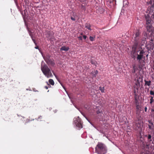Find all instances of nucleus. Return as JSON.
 Instances as JSON below:
<instances>
[{
    "instance_id": "36",
    "label": "nucleus",
    "mask_w": 154,
    "mask_h": 154,
    "mask_svg": "<svg viewBox=\"0 0 154 154\" xmlns=\"http://www.w3.org/2000/svg\"><path fill=\"white\" fill-rule=\"evenodd\" d=\"M35 48L36 49H38L39 48L38 46H36L35 47Z\"/></svg>"
},
{
    "instance_id": "21",
    "label": "nucleus",
    "mask_w": 154,
    "mask_h": 154,
    "mask_svg": "<svg viewBox=\"0 0 154 154\" xmlns=\"http://www.w3.org/2000/svg\"><path fill=\"white\" fill-rule=\"evenodd\" d=\"M151 99H150V104H152L153 101V97L152 96L150 97Z\"/></svg>"
},
{
    "instance_id": "48",
    "label": "nucleus",
    "mask_w": 154,
    "mask_h": 154,
    "mask_svg": "<svg viewBox=\"0 0 154 154\" xmlns=\"http://www.w3.org/2000/svg\"><path fill=\"white\" fill-rule=\"evenodd\" d=\"M54 75H55V76L56 77V75H55V74H54Z\"/></svg>"
},
{
    "instance_id": "16",
    "label": "nucleus",
    "mask_w": 154,
    "mask_h": 154,
    "mask_svg": "<svg viewBox=\"0 0 154 154\" xmlns=\"http://www.w3.org/2000/svg\"><path fill=\"white\" fill-rule=\"evenodd\" d=\"M49 82L50 84H51L52 85H54V83L53 80L52 79H49Z\"/></svg>"
},
{
    "instance_id": "9",
    "label": "nucleus",
    "mask_w": 154,
    "mask_h": 154,
    "mask_svg": "<svg viewBox=\"0 0 154 154\" xmlns=\"http://www.w3.org/2000/svg\"><path fill=\"white\" fill-rule=\"evenodd\" d=\"M131 56L132 58H135V48L133 47L132 48V50L131 52Z\"/></svg>"
},
{
    "instance_id": "5",
    "label": "nucleus",
    "mask_w": 154,
    "mask_h": 154,
    "mask_svg": "<svg viewBox=\"0 0 154 154\" xmlns=\"http://www.w3.org/2000/svg\"><path fill=\"white\" fill-rule=\"evenodd\" d=\"M74 122L76 126L79 128H82V123L81 119L79 117L74 119Z\"/></svg>"
},
{
    "instance_id": "13",
    "label": "nucleus",
    "mask_w": 154,
    "mask_h": 154,
    "mask_svg": "<svg viewBox=\"0 0 154 154\" xmlns=\"http://www.w3.org/2000/svg\"><path fill=\"white\" fill-rule=\"evenodd\" d=\"M145 82V83L144 84L145 86L146 85H148V86H149L151 85V81H147L146 80H144Z\"/></svg>"
},
{
    "instance_id": "4",
    "label": "nucleus",
    "mask_w": 154,
    "mask_h": 154,
    "mask_svg": "<svg viewBox=\"0 0 154 154\" xmlns=\"http://www.w3.org/2000/svg\"><path fill=\"white\" fill-rule=\"evenodd\" d=\"M149 3L151 6L150 8V14L151 18L154 20V0H150Z\"/></svg>"
},
{
    "instance_id": "6",
    "label": "nucleus",
    "mask_w": 154,
    "mask_h": 154,
    "mask_svg": "<svg viewBox=\"0 0 154 154\" xmlns=\"http://www.w3.org/2000/svg\"><path fill=\"white\" fill-rule=\"evenodd\" d=\"M54 33L52 32L48 31L46 32V37L49 38H51L53 37Z\"/></svg>"
},
{
    "instance_id": "27",
    "label": "nucleus",
    "mask_w": 154,
    "mask_h": 154,
    "mask_svg": "<svg viewBox=\"0 0 154 154\" xmlns=\"http://www.w3.org/2000/svg\"><path fill=\"white\" fill-rule=\"evenodd\" d=\"M150 94L151 95H154V92L153 91H150Z\"/></svg>"
},
{
    "instance_id": "41",
    "label": "nucleus",
    "mask_w": 154,
    "mask_h": 154,
    "mask_svg": "<svg viewBox=\"0 0 154 154\" xmlns=\"http://www.w3.org/2000/svg\"><path fill=\"white\" fill-rule=\"evenodd\" d=\"M135 103H137V102H136L137 100H136V98L135 99Z\"/></svg>"
},
{
    "instance_id": "17",
    "label": "nucleus",
    "mask_w": 154,
    "mask_h": 154,
    "mask_svg": "<svg viewBox=\"0 0 154 154\" xmlns=\"http://www.w3.org/2000/svg\"><path fill=\"white\" fill-rule=\"evenodd\" d=\"M95 36H94L93 37L90 36L89 37V39L91 41H93L95 40Z\"/></svg>"
},
{
    "instance_id": "31",
    "label": "nucleus",
    "mask_w": 154,
    "mask_h": 154,
    "mask_svg": "<svg viewBox=\"0 0 154 154\" xmlns=\"http://www.w3.org/2000/svg\"><path fill=\"white\" fill-rule=\"evenodd\" d=\"M71 19L73 21H75V18L72 17H71Z\"/></svg>"
},
{
    "instance_id": "47",
    "label": "nucleus",
    "mask_w": 154,
    "mask_h": 154,
    "mask_svg": "<svg viewBox=\"0 0 154 154\" xmlns=\"http://www.w3.org/2000/svg\"><path fill=\"white\" fill-rule=\"evenodd\" d=\"M63 87L65 89V88H64V86H63Z\"/></svg>"
},
{
    "instance_id": "24",
    "label": "nucleus",
    "mask_w": 154,
    "mask_h": 154,
    "mask_svg": "<svg viewBox=\"0 0 154 154\" xmlns=\"http://www.w3.org/2000/svg\"><path fill=\"white\" fill-rule=\"evenodd\" d=\"M28 30L29 32V33L30 36L31 35H32V33L31 32L29 29L28 28Z\"/></svg>"
},
{
    "instance_id": "26",
    "label": "nucleus",
    "mask_w": 154,
    "mask_h": 154,
    "mask_svg": "<svg viewBox=\"0 0 154 154\" xmlns=\"http://www.w3.org/2000/svg\"><path fill=\"white\" fill-rule=\"evenodd\" d=\"M137 83H135V85H138L140 86V82H139V81L138 79L137 80Z\"/></svg>"
},
{
    "instance_id": "44",
    "label": "nucleus",
    "mask_w": 154,
    "mask_h": 154,
    "mask_svg": "<svg viewBox=\"0 0 154 154\" xmlns=\"http://www.w3.org/2000/svg\"><path fill=\"white\" fill-rule=\"evenodd\" d=\"M60 84H61V85L62 86L63 85H62V84H61V83H60Z\"/></svg>"
},
{
    "instance_id": "29",
    "label": "nucleus",
    "mask_w": 154,
    "mask_h": 154,
    "mask_svg": "<svg viewBox=\"0 0 154 154\" xmlns=\"http://www.w3.org/2000/svg\"><path fill=\"white\" fill-rule=\"evenodd\" d=\"M78 38H79V40H82V37L81 36H78Z\"/></svg>"
},
{
    "instance_id": "42",
    "label": "nucleus",
    "mask_w": 154,
    "mask_h": 154,
    "mask_svg": "<svg viewBox=\"0 0 154 154\" xmlns=\"http://www.w3.org/2000/svg\"><path fill=\"white\" fill-rule=\"evenodd\" d=\"M135 46L137 45V43L136 42H135Z\"/></svg>"
},
{
    "instance_id": "3",
    "label": "nucleus",
    "mask_w": 154,
    "mask_h": 154,
    "mask_svg": "<svg viewBox=\"0 0 154 154\" xmlns=\"http://www.w3.org/2000/svg\"><path fill=\"white\" fill-rule=\"evenodd\" d=\"M150 16L147 14L145 16V19L146 20V29L147 31L148 32H150L152 30V23L151 22V18L149 17Z\"/></svg>"
},
{
    "instance_id": "1",
    "label": "nucleus",
    "mask_w": 154,
    "mask_h": 154,
    "mask_svg": "<svg viewBox=\"0 0 154 154\" xmlns=\"http://www.w3.org/2000/svg\"><path fill=\"white\" fill-rule=\"evenodd\" d=\"M95 151L98 154H105L107 150L103 143L98 142L95 148Z\"/></svg>"
},
{
    "instance_id": "33",
    "label": "nucleus",
    "mask_w": 154,
    "mask_h": 154,
    "mask_svg": "<svg viewBox=\"0 0 154 154\" xmlns=\"http://www.w3.org/2000/svg\"><path fill=\"white\" fill-rule=\"evenodd\" d=\"M42 116H40V117H39L38 119H37V120H39V119L40 120V119H42Z\"/></svg>"
},
{
    "instance_id": "46",
    "label": "nucleus",
    "mask_w": 154,
    "mask_h": 154,
    "mask_svg": "<svg viewBox=\"0 0 154 154\" xmlns=\"http://www.w3.org/2000/svg\"><path fill=\"white\" fill-rule=\"evenodd\" d=\"M49 86H50V85H49V84H48Z\"/></svg>"
},
{
    "instance_id": "7",
    "label": "nucleus",
    "mask_w": 154,
    "mask_h": 154,
    "mask_svg": "<svg viewBox=\"0 0 154 154\" xmlns=\"http://www.w3.org/2000/svg\"><path fill=\"white\" fill-rule=\"evenodd\" d=\"M154 40L151 38L149 41V45H150L149 48L151 49H153L154 47Z\"/></svg>"
},
{
    "instance_id": "40",
    "label": "nucleus",
    "mask_w": 154,
    "mask_h": 154,
    "mask_svg": "<svg viewBox=\"0 0 154 154\" xmlns=\"http://www.w3.org/2000/svg\"><path fill=\"white\" fill-rule=\"evenodd\" d=\"M133 92H134V93H135V89H134V90H133Z\"/></svg>"
},
{
    "instance_id": "10",
    "label": "nucleus",
    "mask_w": 154,
    "mask_h": 154,
    "mask_svg": "<svg viewBox=\"0 0 154 154\" xmlns=\"http://www.w3.org/2000/svg\"><path fill=\"white\" fill-rule=\"evenodd\" d=\"M69 47H66L65 46H63L61 48L60 50L61 51H67L69 50Z\"/></svg>"
},
{
    "instance_id": "19",
    "label": "nucleus",
    "mask_w": 154,
    "mask_h": 154,
    "mask_svg": "<svg viewBox=\"0 0 154 154\" xmlns=\"http://www.w3.org/2000/svg\"><path fill=\"white\" fill-rule=\"evenodd\" d=\"M152 136L150 134H148V139L149 140V141L150 142L152 141L151 139Z\"/></svg>"
},
{
    "instance_id": "43",
    "label": "nucleus",
    "mask_w": 154,
    "mask_h": 154,
    "mask_svg": "<svg viewBox=\"0 0 154 154\" xmlns=\"http://www.w3.org/2000/svg\"><path fill=\"white\" fill-rule=\"evenodd\" d=\"M81 35H83V34L82 33H81Z\"/></svg>"
},
{
    "instance_id": "38",
    "label": "nucleus",
    "mask_w": 154,
    "mask_h": 154,
    "mask_svg": "<svg viewBox=\"0 0 154 154\" xmlns=\"http://www.w3.org/2000/svg\"><path fill=\"white\" fill-rule=\"evenodd\" d=\"M45 89H48V86H45Z\"/></svg>"
},
{
    "instance_id": "22",
    "label": "nucleus",
    "mask_w": 154,
    "mask_h": 154,
    "mask_svg": "<svg viewBox=\"0 0 154 154\" xmlns=\"http://www.w3.org/2000/svg\"><path fill=\"white\" fill-rule=\"evenodd\" d=\"M144 53V51L143 50H142L140 51L139 54L142 55L143 56V54Z\"/></svg>"
},
{
    "instance_id": "50",
    "label": "nucleus",
    "mask_w": 154,
    "mask_h": 154,
    "mask_svg": "<svg viewBox=\"0 0 154 154\" xmlns=\"http://www.w3.org/2000/svg\"><path fill=\"white\" fill-rule=\"evenodd\" d=\"M153 117H154V115H153V116H152Z\"/></svg>"
},
{
    "instance_id": "14",
    "label": "nucleus",
    "mask_w": 154,
    "mask_h": 154,
    "mask_svg": "<svg viewBox=\"0 0 154 154\" xmlns=\"http://www.w3.org/2000/svg\"><path fill=\"white\" fill-rule=\"evenodd\" d=\"M91 26L90 24L86 23L85 25V27L90 30H91Z\"/></svg>"
},
{
    "instance_id": "15",
    "label": "nucleus",
    "mask_w": 154,
    "mask_h": 154,
    "mask_svg": "<svg viewBox=\"0 0 154 154\" xmlns=\"http://www.w3.org/2000/svg\"><path fill=\"white\" fill-rule=\"evenodd\" d=\"M98 73V71L96 70L94 72H93L92 73L93 75L92 77L93 78L95 77L96 75H97Z\"/></svg>"
},
{
    "instance_id": "28",
    "label": "nucleus",
    "mask_w": 154,
    "mask_h": 154,
    "mask_svg": "<svg viewBox=\"0 0 154 154\" xmlns=\"http://www.w3.org/2000/svg\"><path fill=\"white\" fill-rule=\"evenodd\" d=\"M132 72L133 73L135 72V65H134L133 66V69L132 71Z\"/></svg>"
},
{
    "instance_id": "23",
    "label": "nucleus",
    "mask_w": 154,
    "mask_h": 154,
    "mask_svg": "<svg viewBox=\"0 0 154 154\" xmlns=\"http://www.w3.org/2000/svg\"><path fill=\"white\" fill-rule=\"evenodd\" d=\"M140 35V33L139 31H138L137 32H136L135 33V37L138 36Z\"/></svg>"
},
{
    "instance_id": "2",
    "label": "nucleus",
    "mask_w": 154,
    "mask_h": 154,
    "mask_svg": "<svg viewBox=\"0 0 154 154\" xmlns=\"http://www.w3.org/2000/svg\"><path fill=\"white\" fill-rule=\"evenodd\" d=\"M41 69L42 72L47 78L52 77L53 75L51 70L46 65H42Z\"/></svg>"
},
{
    "instance_id": "20",
    "label": "nucleus",
    "mask_w": 154,
    "mask_h": 154,
    "mask_svg": "<svg viewBox=\"0 0 154 154\" xmlns=\"http://www.w3.org/2000/svg\"><path fill=\"white\" fill-rule=\"evenodd\" d=\"M31 36V38H32V39L34 42V43H35V45H36V43L35 42V40L33 38V34L31 35L30 36Z\"/></svg>"
},
{
    "instance_id": "25",
    "label": "nucleus",
    "mask_w": 154,
    "mask_h": 154,
    "mask_svg": "<svg viewBox=\"0 0 154 154\" xmlns=\"http://www.w3.org/2000/svg\"><path fill=\"white\" fill-rule=\"evenodd\" d=\"M24 11V15H23V13H22V15L23 16V18L24 19H25V18H26V13H25V10Z\"/></svg>"
},
{
    "instance_id": "32",
    "label": "nucleus",
    "mask_w": 154,
    "mask_h": 154,
    "mask_svg": "<svg viewBox=\"0 0 154 154\" xmlns=\"http://www.w3.org/2000/svg\"><path fill=\"white\" fill-rule=\"evenodd\" d=\"M96 112L97 114H98L99 113H101V111L98 110Z\"/></svg>"
},
{
    "instance_id": "18",
    "label": "nucleus",
    "mask_w": 154,
    "mask_h": 154,
    "mask_svg": "<svg viewBox=\"0 0 154 154\" xmlns=\"http://www.w3.org/2000/svg\"><path fill=\"white\" fill-rule=\"evenodd\" d=\"M99 89L102 93L104 92V87H99Z\"/></svg>"
},
{
    "instance_id": "8",
    "label": "nucleus",
    "mask_w": 154,
    "mask_h": 154,
    "mask_svg": "<svg viewBox=\"0 0 154 154\" xmlns=\"http://www.w3.org/2000/svg\"><path fill=\"white\" fill-rule=\"evenodd\" d=\"M148 122L149 124H148V128L152 130L154 129V124L151 120H148Z\"/></svg>"
},
{
    "instance_id": "12",
    "label": "nucleus",
    "mask_w": 154,
    "mask_h": 154,
    "mask_svg": "<svg viewBox=\"0 0 154 154\" xmlns=\"http://www.w3.org/2000/svg\"><path fill=\"white\" fill-rule=\"evenodd\" d=\"M143 55L137 54V60H138L139 63H140V61L143 57Z\"/></svg>"
},
{
    "instance_id": "11",
    "label": "nucleus",
    "mask_w": 154,
    "mask_h": 154,
    "mask_svg": "<svg viewBox=\"0 0 154 154\" xmlns=\"http://www.w3.org/2000/svg\"><path fill=\"white\" fill-rule=\"evenodd\" d=\"M136 109H137V113H138V112H140V111H141V106H140L139 105H137Z\"/></svg>"
},
{
    "instance_id": "49",
    "label": "nucleus",
    "mask_w": 154,
    "mask_h": 154,
    "mask_svg": "<svg viewBox=\"0 0 154 154\" xmlns=\"http://www.w3.org/2000/svg\"><path fill=\"white\" fill-rule=\"evenodd\" d=\"M138 88H137V90H138Z\"/></svg>"
},
{
    "instance_id": "30",
    "label": "nucleus",
    "mask_w": 154,
    "mask_h": 154,
    "mask_svg": "<svg viewBox=\"0 0 154 154\" xmlns=\"http://www.w3.org/2000/svg\"><path fill=\"white\" fill-rule=\"evenodd\" d=\"M91 63L92 64H95V62L94 61H93L92 60H91Z\"/></svg>"
},
{
    "instance_id": "34",
    "label": "nucleus",
    "mask_w": 154,
    "mask_h": 154,
    "mask_svg": "<svg viewBox=\"0 0 154 154\" xmlns=\"http://www.w3.org/2000/svg\"><path fill=\"white\" fill-rule=\"evenodd\" d=\"M83 38L85 39L87 38V36L85 35H83Z\"/></svg>"
},
{
    "instance_id": "45",
    "label": "nucleus",
    "mask_w": 154,
    "mask_h": 154,
    "mask_svg": "<svg viewBox=\"0 0 154 154\" xmlns=\"http://www.w3.org/2000/svg\"><path fill=\"white\" fill-rule=\"evenodd\" d=\"M60 84H61V85L62 86L63 85H62V84H61V83H60Z\"/></svg>"
},
{
    "instance_id": "37",
    "label": "nucleus",
    "mask_w": 154,
    "mask_h": 154,
    "mask_svg": "<svg viewBox=\"0 0 154 154\" xmlns=\"http://www.w3.org/2000/svg\"><path fill=\"white\" fill-rule=\"evenodd\" d=\"M2 81V79H0V85L1 84Z\"/></svg>"
},
{
    "instance_id": "39",
    "label": "nucleus",
    "mask_w": 154,
    "mask_h": 154,
    "mask_svg": "<svg viewBox=\"0 0 154 154\" xmlns=\"http://www.w3.org/2000/svg\"><path fill=\"white\" fill-rule=\"evenodd\" d=\"M151 112H154V109H151Z\"/></svg>"
},
{
    "instance_id": "35",
    "label": "nucleus",
    "mask_w": 154,
    "mask_h": 154,
    "mask_svg": "<svg viewBox=\"0 0 154 154\" xmlns=\"http://www.w3.org/2000/svg\"><path fill=\"white\" fill-rule=\"evenodd\" d=\"M147 110V108L146 107H145V112H146Z\"/></svg>"
}]
</instances>
